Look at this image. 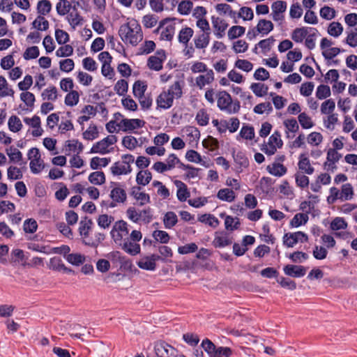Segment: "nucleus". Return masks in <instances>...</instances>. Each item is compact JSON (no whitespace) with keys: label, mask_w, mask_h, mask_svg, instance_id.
Here are the masks:
<instances>
[{"label":"nucleus","mask_w":357,"mask_h":357,"mask_svg":"<svg viewBox=\"0 0 357 357\" xmlns=\"http://www.w3.org/2000/svg\"><path fill=\"white\" fill-rule=\"evenodd\" d=\"M184 85L183 79H177L167 90L162 91L156 99L157 109H169L173 105L174 99L182 96Z\"/></svg>","instance_id":"obj_1"},{"label":"nucleus","mask_w":357,"mask_h":357,"mask_svg":"<svg viewBox=\"0 0 357 357\" xmlns=\"http://www.w3.org/2000/svg\"><path fill=\"white\" fill-rule=\"evenodd\" d=\"M121 40L133 46H136L143 39V32L139 22L135 19H128L122 24L119 31Z\"/></svg>","instance_id":"obj_2"},{"label":"nucleus","mask_w":357,"mask_h":357,"mask_svg":"<svg viewBox=\"0 0 357 357\" xmlns=\"http://www.w3.org/2000/svg\"><path fill=\"white\" fill-rule=\"evenodd\" d=\"M135 161V157L130 154L121 156V160L115 162L110 167V172L114 176L128 175L132 172L131 165Z\"/></svg>","instance_id":"obj_3"},{"label":"nucleus","mask_w":357,"mask_h":357,"mask_svg":"<svg viewBox=\"0 0 357 357\" xmlns=\"http://www.w3.org/2000/svg\"><path fill=\"white\" fill-rule=\"evenodd\" d=\"M148 357H185L183 355L178 356V351L172 345L165 342H158L155 343L153 350Z\"/></svg>","instance_id":"obj_4"},{"label":"nucleus","mask_w":357,"mask_h":357,"mask_svg":"<svg viewBox=\"0 0 357 357\" xmlns=\"http://www.w3.org/2000/svg\"><path fill=\"white\" fill-rule=\"evenodd\" d=\"M126 215L129 220L135 223L142 222L148 224L153 220V211L149 207L142 210H137L134 207H129L126 211Z\"/></svg>","instance_id":"obj_5"},{"label":"nucleus","mask_w":357,"mask_h":357,"mask_svg":"<svg viewBox=\"0 0 357 357\" xmlns=\"http://www.w3.org/2000/svg\"><path fill=\"white\" fill-rule=\"evenodd\" d=\"M201 346L206 352L208 357H229L232 354L230 348L227 347H217L208 339H204L202 341Z\"/></svg>","instance_id":"obj_6"},{"label":"nucleus","mask_w":357,"mask_h":357,"mask_svg":"<svg viewBox=\"0 0 357 357\" xmlns=\"http://www.w3.org/2000/svg\"><path fill=\"white\" fill-rule=\"evenodd\" d=\"M176 30V19L167 18L160 22L157 32L162 40L170 41L174 38Z\"/></svg>","instance_id":"obj_7"},{"label":"nucleus","mask_w":357,"mask_h":357,"mask_svg":"<svg viewBox=\"0 0 357 357\" xmlns=\"http://www.w3.org/2000/svg\"><path fill=\"white\" fill-rule=\"evenodd\" d=\"M27 158L29 160L31 172L33 174H40L45 168V163L41 158L40 151L37 148H31L28 151Z\"/></svg>","instance_id":"obj_8"},{"label":"nucleus","mask_w":357,"mask_h":357,"mask_svg":"<svg viewBox=\"0 0 357 357\" xmlns=\"http://www.w3.org/2000/svg\"><path fill=\"white\" fill-rule=\"evenodd\" d=\"M217 104L220 110L229 114L236 113L239 109V105L233 103L231 96L225 91H220L217 95Z\"/></svg>","instance_id":"obj_9"},{"label":"nucleus","mask_w":357,"mask_h":357,"mask_svg":"<svg viewBox=\"0 0 357 357\" xmlns=\"http://www.w3.org/2000/svg\"><path fill=\"white\" fill-rule=\"evenodd\" d=\"M117 142L115 135H111L98 142L92 146L91 153L105 155L114 151V144Z\"/></svg>","instance_id":"obj_10"},{"label":"nucleus","mask_w":357,"mask_h":357,"mask_svg":"<svg viewBox=\"0 0 357 357\" xmlns=\"http://www.w3.org/2000/svg\"><path fill=\"white\" fill-rule=\"evenodd\" d=\"M129 234V225L124 220H119L114 223L110 234L116 244H121Z\"/></svg>","instance_id":"obj_11"},{"label":"nucleus","mask_w":357,"mask_h":357,"mask_svg":"<svg viewBox=\"0 0 357 357\" xmlns=\"http://www.w3.org/2000/svg\"><path fill=\"white\" fill-rule=\"evenodd\" d=\"M283 142L279 132L275 131L266 143L262 145L261 150L268 155H273L278 149L282 148Z\"/></svg>","instance_id":"obj_12"},{"label":"nucleus","mask_w":357,"mask_h":357,"mask_svg":"<svg viewBox=\"0 0 357 357\" xmlns=\"http://www.w3.org/2000/svg\"><path fill=\"white\" fill-rule=\"evenodd\" d=\"M287 4L284 1H276L271 5V17L273 20L279 24H282L284 20V13L287 10Z\"/></svg>","instance_id":"obj_13"},{"label":"nucleus","mask_w":357,"mask_h":357,"mask_svg":"<svg viewBox=\"0 0 357 357\" xmlns=\"http://www.w3.org/2000/svg\"><path fill=\"white\" fill-rule=\"evenodd\" d=\"M307 241V235L303 231L288 233L283 236L284 245L288 248H292L298 243H305Z\"/></svg>","instance_id":"obj_14"},{"label":"nucleus","mask_w":357,"mask_h":357,"mask_svg":"<svg viewBox=\"0 0 357 357\" xmlns=\"http://www.w3.org/2000/svg\"><path fill=\"white\" fill-rule=\"evenodd\" d=\"M24 122L29 127V129H31V133L33 137H39L43 135L44 130L41 126L40 118L38 116L34 115L31 118L25 117Z\"/></svg>","instance_id":"obj_15"},{"label":"nucleus","mask_w":357,"mask_h":357,"mask_svg":"<svg viewBox=\"0 0 357 357\" xmlns=\"http://www.w3.org/2000/svg\"><path fill=\"white\" fill-rule=\"evenodd\" d=\"M165 59V52L163 50H158L154 55L149 58L147 66L151 70L159 71L162 68L163 62Z\"/></svg>","instance_id":"obj_16"},{"label":"nucleus","mask_w":357,"mask_h":357,"mask_svg":"<svg viewBox=\"0 0 357 357\" xmlns=\"http://www.w3.org/2000/svg\"><path fill=\"white\" fill-rule=\"evenodd\" d=\"M342 155L335 149H328L326 155V160L324 163V168L327 172H333L337 169V163L341 158Z\"/></svg>","instance_id":"obj_17"},{"label":"nucleus","mask_w":357,"mask_h":357,"mask_svg":"<svg viewBox=\"0 0 357 357\" xmlns=\"http://www.w3.org/2000/svg\"><path fill=\"white\" fill-rule=\"evenodd\" d=\"M181 134L192 146L197 145L200 139V132L195 126H188L184 127L181 130Z\"/></svg>","instance_id":"obj_18"},{"label":"nucleus","mask_w":357,"mask_h":357,"mask_svg":"<svg viewBox=\"0 0 357 357\" xmlns=\"http://www.w3.org/2000/svg\"><path fill=\"white\" fill-rule=\"evenodd\" d=\"M160 259V257L155 255L143 256L137 261V265L141 269L154 271L156 269V261Z\"/></svg>","instance_id":"obj_19"},{"label":"nucleus","mask_w":357,"mask_h":357,"mask_svg":"<svg viewBox=\"0 0 357 357\" xmlns=\"http://www.w3.org/2000/svg\"><path fill=\"white\" fill-rule=\"evenodd\" d=\"M145 122L139 119H123L120 121L118 126L125 132H131L134 130L144 127Z\"/></svg>","instance_id":"obj_20"},{"label":"nucleus","mask_w":357,"mask_h":357,"mask_svg":"<svg viewBox=\"0 0 357 357\" xmlns=\"http://www.w3.org/2000/svg\"><path fill=\"white\" fill-rule=\"evenodd\" d=\"M232 241L231 236L227 232L216 231L212 244L216 248H222L231 245Z\"/></svg>","instance_id":"obj_21"},{"label":"nucleus","mask_w":357,"mask_h":357,"mask_svg":"<svg viewBox=\"0 0 357 357\" xmlns=\"http://www.w3.org/2000/svg\"><path fill=\"white\" fill-rule=\"evenodd\" d=\"M215 75L214 72L212 69H209L206 72L199 75L195 78V84L196 86L200 89H204L206 86L211 84L214 79Z\"/></svg>","instance_id":"obj_22"},{"label":"nucleus","mask_w":357,"mask_h":357,"mask_svg":"<svg viewBox=\"0 0 357 357\" xmlns=\"http://www.w3.org/2000/svg\"><path fill=\"white\" fill-rule=\"evenodd\" d=\"M211 23L214 29V34L218 38H221L224 36L226 29L229 24L223 19L219 17H211Z\"/></svg>","instance_id":"obj_23"},{"label":"nucleus","mask_w":357,"mask_h":357,"mask_svg":"<svg viewBox=\"0 0 357 357\" xmlns=\"http://www.w3.org/2000/svg\"><path fill=\"white\" fill-rule=\"evenodd\" d=\"M310 32H317V29L307 26L296 28L291 33V39L297 43H303Z\"/></svg>","instance_id":"obj_24"},{"label":"nucleus","mask_w":357,"mask_h":357,"mask_svg":"<svg viewBox=\"0 0 357 357\" xmlns=\"http://www.w3.org/2000/svg\"><path fill=\"white\" fill-rule=\"evenodd\" d=\"M97 112L96 107L91 105H84L80 111L81 115L77 119L78 123L82 125L89 121L96 115Z\"/></svg>","instance_id":"obj_25"},{"label":"nucleus","mask_w":357,"mask_h":357,"mask_svg":"<svg viewBox=\"0 0 357 357\" xmlns=\"http://www.w3.org/2000/svg\"><path fill=\"white\" fill-rule=\"evenodd\" d=\"M119 245L121 246L123 250L131 256H135L141 252V247L139 243L127 238Z\"/></svg>","instance_id":"obj_26"},{"label":"nucleus","mask_w":357,"mask_h":357,"mask_svg":"<svg viewBox=\"0 0 357 357\" xmlns=\"http://www.w3.org/2000/svg\"><path fill=\"white\" fill-rule=\"evenodd\" d=\"M109 197L112 200L109 205L111 208H114L116 206L117 204L123 203L126 200V191L120 187L114 188L110 192Z\"/></svg>","instance_id":"obj_27"},{"label":"nucleus","mask_w":357,"mask_h":357,"mask_svg":"<svg viewBox=\"0 0 357 357\" xmlns=\"http://www.w3.org/2000/svg\"><path fill=\"white\" fill-rule=\"evenodd\" d=\"M130 195L137 202H138L140 206H144L151 202L149 195L142 191L141 188L139 186L132 187L131 188Z\"/></svg>","instance_id":"obj_28"},{"label":"nucleus","mask_w":357,"mask_h":357,"mask_svg":"<svg viewBox=\"0 0 357 357\" xmlns=\"http://www.w3.org/2000/svg\"><path fill=\"white\" fill-rule=\"evenodd\" d=\"M5 153L9 158L10 163L21 165L23 155L17 148L14 146H9L5 149Z\"/></svg>","instance_id":"obj_29"},{"label":"nucleus","mask_w":357,"mask_h":357,"mask_svg":"<svg viewBox=\"0 0 357 357\" xmlns=\"http://www.w3.org/2000/svg\"><path fill=\"white\" fill-rule=\"evenodd\" d=\"M66 20L73 29H75L78 26H81L84 22L83 17L80 15L75 6L67 14Z\"/></svg>","instance_id":"obj_30"},{"label":"nucleus","mask_w":357,"mask_h":357,"mask_svg":"<svg viewBox=\"0 0 357 357\" xmlns=\"http://www.w3.org/2000/svg\"><path fill=\"white\" fill-rule=\"evenodd\" d=\"M175 186L176 187V197L177 199L180 202H185L188 197L190 196V191L187 185L179 180H175L174 182Z\"/></svg>","instance_id":"obj_31"},{"label":"nucleus","mask_w":357,"mask_h":357,"mask_svg":"<svg viewBox=\"0 0 357 357\" xmlns=\"http://www.w3.org/2000/svg\"><path fill=\"white\" fill-rule=\"evenodd\" d=\"M284 272L289 276L301 278L305 275L306 268L302 266L287 265L284 267Z\"/></svg>","instance_id":"obj_32"},{"label":"nucleus","mask_w":357,"mask_h":357,"mask_svg":"<svg viewBox=\"0 0 357 357\" xmlns=\"http://www.w3.org/2000/svg\"><path fill=\"white\" fill-rule=\"evenodd\" d=\"M215 9L220 15L229 17L234 20L237 17V13L233 10L231 6L227 3H218L215 6Z\"/></svg>","instance_id":"obj_33"},{"label":"nucleus","mask_w":357,"mask_h":357,"mask_svg":"<svg viewBox=\"0 0 357 357\" xmlns=\"http://www.w3.org/2000/svg\"><path fill=\"white\" fill-rule=\"evenodd\" d=\"M298 166L299 169L306 174L311 175L314 172V169L311 165L310 159L305 154H301L299 156Z\"/></svg>","instance_id":"obj_34"},{"label":"nucleus","mask_w":357,"mask_h":357,"mask_svg":"<svg viewBox=\"0 0 357 357\" xmlns=\"http://www.w3.org/2000/svg\"><path fill=\"white\" fill-rule=\"evenodd\" d=\"M185 158L189 162L200 164L205 167H210V163L208 161L204 160L202 155L195 150L188 151L185 153Z\"/></svg>","instance_id":"obj_35"},{"label":"nucleus","mask_w":357,"mask_h":357,"mask_svg":"<svg viewBox=\"0 0 357 357\" xmlns=\"http://www.w3.org/2000/svg\"><path fill=\"white\" fill-rule=\"evenodd\" d=\"M273 24L271 21L265 19L259 20L256 26V31L262 36L268 35L273 29Z\"/></svg>","instance_id":"obj_36"},{"label":"nucleus","mask_w":357,"mask_h":357,"mask_svg":"<svg viewBox=\"0 0 357 357\" xmlns=\"http://www.w3.org/2000/svg\"><path fill=\"white\" fill-rule=\"evenodd\" d=\"M309 200L302 202L299 206L300 210L307 215L311 213L314 211L315 205L318 202L317 196L310 195L309 196Z\"/></svg>","instance_id":"obj_37"},{"label":"nucleus","mask_w":357,"mask_h":357,"mask_svg":"<svg viewBox=\"0 0 357 357\" xmlns=\"http://www.w3.org/2000/svg\"><path fill=\"white\" fill-rule=\"evenodd\" d=\"M82 148V144L76 139L68 140L65 144V152L68 155L79 154Z\"/></svg>","instance_id":"obj_38"},{"label":"nucleus","mask_w":357,"mask_h":357,"mask_svg":"<svg viewBox=\"0 0 357 357\" xmlns=\"http://www.w3.org/2000/svg\"><path fill=\"white\" fill-rule=\"evenodd\" d=\"M266 169L269 174L277 177H281L287 173V168L279 162H273L267 166Z\"/></svg>","instance_id":"obj_39"},{"label":"nucleus","mask_w":357,"mask_h":357,"mask_svg":"<svg viewBox=\"0 0 357 357\" xmlns=\"http://www.w3.org/2000/svg\"><path fill=\"white\" fill-rule=\"evenodd\" d=\"M326 115V116L323 117V125L327 130L333 131L339 122L338 114L333 113Z\"/></svg>","instance_id":"obj_40"},{"label":"nucleus","mask_w":357,"mask_h":357,"mask_svg":"<svg viewBox=\"0 0 357 357\" xmlns=\"http://www.w3.org/2000/svg\"><path fill=\"white\" fill-rule=\"evenodd\" d=\"M6 174L10 181H19L23 178L22 169L15 165H10L7 168Z\"/></svg>","instance_id":"obj_41"},{"label":"nucleus","mask_w":357,"mask_h":357,"mask_svg":"<svg viewBox=\"0 0 357 357\" xmlns=\"http://www.w3.org/2000/svg\"><path fill=\"white\" fill-rule=\"evenodd\" d=\"M217 197L223 202H232L236 199V194L232 189L222 188L217 193Z\"/></svg>","instance_id":"obj_42"},{"label":"nucleus","mask_w":357,"mask_h":357,"mask_svg":"<svg viewBox=\"0 0 357 357\" xmlns=\"http://www.w3.org/2000/svg\"><path fill=\"white\" fill-rule=\"evenodd\" d=\"M198 221L206 224L213 228H216L220 225L218 219L212 214L205 213L198 217Z\"/></svg>","instance_id":"obj_43"},{"label":"nucleus","mask_w":357,"mask_h":357,"mask_svg":"<svg viewBox=\"0 0 357 357\" xmlns=\"http://www.w3.org/2000/svg\"><path fill=\"white\" fill-rule=\"evenodd\" d=\"M88 180L93 185H101L105 183V174L102 171H96L89 175Z\"/></svg>","instance_id":"obj_44"},{"label":"nucleus","mask_w":357,"mask_h":357,"mask_svg":"<svg viewBox=\"0 0 357 357\" xmlns=\"http://www.w3.org/2000/svg\"><path fill=\"white\" fill-rule=\"evenodd\" d=\"M340 200L349 201L351 200L354 196V188L351 183H347L342 185L340 189Z\"/></svg>","instance_id":"obj_45"},{"label":"nucleus","mask_w":357,"mask_h":357,"mask_svg":"<svg viewBox=\"0 0 357 357\" xmlns=\"http://www.w3.org/2000/svg\"><path fill=\"white\" fill-rule=\"evenodd\" d=\"M14 91L3 76H0V97L13 96Z\"/></svg>","instance_id":"obj_46"},{"label":"nucleus","mask_w":357,"mask_h":357,"mask_svg":"<svg viewBox=\"0 0 357 357\" xmlns=\"http://www.w3.org/2000/svg\"><path fill=\"white\" fill-rule=\"evenodd\" d=\"M348 227V223L342 217H336L332 220L330 224V229L337 232L340 230H345Z\"/></svg>","instance_id":"obj_47"},{"label":"nucleus","mask_w":357,"mask_h":357,"mask_svg":"<svg viewBox=\"0 0 357 357\" xmlns=\"http://www.w3.org/2000/svg\"><path fill=\"white\" fill-rule=\"evenodd\" d=\"M298 121L303 129H310L314 126L312 117L305 112L299 114Z\"/></svg>","instance_id":"obj_48"},{"label":"nucleus","mask_w":357,"mask_h":357,"mask_svg":"<svg viewBox=\"0 0 357 357\" xmlns=\"http://www.w3.org/2000/svg\"><path fill=\"white\" fill-rule=\"evenodd\" d=\"M178 222L176 214L173 211L167 212L163 218V223L166 229L173 228Z\"/></svg>","instance_id":"obj_49"},{"label":"nucleus","mask_w":357,"mask_h":357,"mask_svg":"<svg viewBox=\"0 0 357 357\" xmlns=\"http://www.w3.org/2000/svg\"><path fill=\"white\" fill-rule=\"evenodd\" d=\"M109 162V158L93 157L91 159L90 167L91 169L96 170L107 167Z\"/></svg>","instance_id":"obj_50"},{"label":"nucleus","mask_w":357,"mask_h":357,"mask_svg":"<svg viewBox=\"0 0 357 357\" xmlns=\"http://www.w3.org/2000/svg\"><path fill=\"white\" fill-rule=\"evenodd\" d=\"M107 258L113 261L114 263H120L124 264L126 265L131 266V261L126 259L125 257L122 256L121 253L119 251H112L109 252L107 255Z\"/></svg>","instance_id":"obj_51"},{"label":"nucleus","mask_w":357,"mask_h":357,"mask_svg":"<svg viewBox=\"0 0 357 357\" xmlns=\"http://www.w3.org/2000/svg\"><path fill=\"white\" fill-rule=\"evenodd\" d=\"M195 45L197 49L206 48L210 41L209 33H202L197 36L195 39Z\"/></svg>","instance_id":"obj_52"},{"label":"nucleus","mask_w":357,"mask_h":357,"mask_svg":"<svg viewBox=\"0 0 357 357\" xmlns=\"http://www.w3.org/2000/svg\"><path fill=\"white\" fill-rule=\"evenodd\" d=\"M240 220L236 217L226 215L225 218V226L227 231H233L238 229L240 226Z\"/></svg>","instance_id":"obj_53"},{"label":"nucleus","mask_w":357,"mask_h":357,"mask_svg":"<svg viewBox=\"0 0 357 357\" xmlns=\"http://www.w3.org/2000/svg\"><path fill=\"white\" fill-rule=\"evenodd\" d=\"M308 215L304 213H296L290 222L292 227H298L301 225H305L308 221Z\"/></svg>","instance_id":"obj_54"},{"label":"nucleus","mask_w":357,"mask_h":357,"mask_svg":"<svg viewBox=\"0 0 357 357\" xmlns=\"http://www.w3.org/2000/svg\"><path fill=\"white\" fill-rule=\"evenodd\" d=\"M152 174L148 170L139 171L136 176V182L138 185H146L151 180Z\"/></svg>","instance_id":"obj_55"},{"label":"nucleus","mask_w":357,"mask_h":357,"mask_svg":"<svg viewBox=\"0 0 357 357\" xmlns=\"http://www.w3.org/2000/svg\"><path fill=\"white\" fill-rule=\"evenodd\" d=\"M8 126L11 132H17L22 130L23 125L18 116L12 115L8 119Z\"/></svg>","instance_id":"obj_56"},{"label":"nucleus","mask_w":357,"mask_h":357,"mask_svg":"<svg viewBox=\"0 0 357 357\" xmlns=\"http://www.w3.org/2000/svg\"><path fill=\"white\" fill-rule=\"evenodd\" d=\"M327 32L330 36L338 38L343 32V26L338 22H333L329 24Z\"/></svg>","instance_id":"obj_57"},{"label":"nucleus","mask_w":357,"mask_h":357,"mask_svg":"<svg viewBox=\"0 0 357 357\" xmlns=\"http://www.w3.org/2000/svg\"><path fill=\"white\" fill-rule=\"evenodd\" d=\"M250 89L257 97H263L266 95L268 88L266 85L263 83L257 82L252 83Z\"/></svg>","instance_id":"obj_58"},{"label":"nucleus","mask_w":357,"mask_h":357,"mask_svg":"<svg viewBox=\"0 0 357 357\" xmlns=\"http://www.w3.org/2000/svg\"><path fill=\"white\" fill-rule=\"evenodd\" d=\"M234 158L236 164L238 165V172H241L243 169L248 167L249 161L244 153H238L234 155Z\"/></svg>","instance_id":"obj_59"},{"label":"nucleus","mask_w":357,"mask_h":357,"mask_svg":"<svg viewBox=\"0 0 357 357\" xmlns=\"http://www.w3.org/2000/svg\"><path fill=\"white\" fill-rule=\"evenodd\" d=\"M146 90V85L142 81H136L132 86V92L134 96L138 99L144 98V92Z\"/></svg>","instance_id":"obj_60"},{"label":"nucleus","mask_w":357,"mask_h":357,"mask_svg":"<svg viewBox=\"0 0 357 357\" xmlns=\"http://www.w3.org/2000/svg\"><path fill=\"white\" fill-rule=\"evenodd\" d=\"M193 35V30L190 27H185L182 29L178 36V41L181 43L186 45Z\"/></svg>","instance_id":"obj_61"},{"label":"nucleus","mask_w":357,"mask_h":357,"mask_svg":"<svg viewBox=\"0 0 357 357\" xmlns=\"http://www.w3.org/2000/svg\"><path fill=\"white\" fill-rule=\"evenodd\" d=\"M65 259L68 263L74 266H79L85 261V257L79 253L68 254L65 257Z\"/></svg>","instance_id":"obj_62"},{"label":"nucleus","mask_w":357,"mask_h":357,"mask_svg":"<svg viewBox=\"0 0 357 357\" xmlns=\"http://www.w3.org/2000/svg\"><path fill=\"white\" fill-rule=\"evenodd\" d=\"M79 101V94L76 91H70L65 97V104L67 106L73 107L77 105Z\"/></svg>","instance_id":"obj_63"},{"label":"nucleus","mask_w":357,"mask_h":357,"mask_svg":"<svg viewBox=\"0 0 357 357\" xmlns=\"http://www.w3.org/2000/svg\"><path fill=\"white\" fill-rule=\"evenodd\" d=\"M345 43L351 47H357V28L347 31Z\"/></svg>","instance_id":"obj_64"}]
</instances>
